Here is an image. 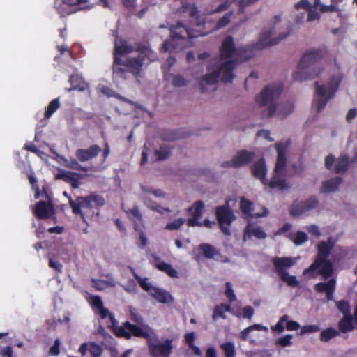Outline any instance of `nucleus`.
<instances>
[{"label":"nucleus","mask_w":357,"mask_h":357,"mask_svg":"<svg viewBox=\"0 0 357 357\" xmlns=\"http://www.w3.org/2000/svg\"><path fill=\"white\" fill-rule=\"evenodd\" d=\"M144 204L149 209L153 211H156L162 215L166 212H170V210L168 208H164L155 202L152 201L146 197L144 199Z\"/></svg>","instance_id":"38"},{"label":"nucleus","mask_w":357,"mask_h":357,"mask_svg":"<svg viewBox=\"0 0 357 357\" xmlns=\"http://www.w3.org/2000/svg\"><path fill=\"white\" fill-rule=\"evenodd\" d=\"M307 21L310 22L315 20H319L320 18V14L316 10H314L312 6H311L310 8L307 10Z\"/></svg>","instance_id":"61"},{"label":"nucleus","mask_w":357,"mask_h":357,"mask_svg":"<svg viewBox=\"0 0 357 357\" xmlns=\"http://www.w3.org/2000/svg\"><path fill=\"white\" fill-rule=\"evenodd\" d=\"M170 31L171 38L165 40L162 44V50L164 52H176V50L182 48L183 45H180L177 40L181 42L185 40L187 38H193L199 36L198 34L193 33L190 29L183 26L180 22H178L176 25L172 26Z\"/></svg>","instance_id":"7"},{"label":"nucleus","mask_w":357,"mask_h":357,"mask_svg":"<svg viewBox=\"0 0 357 357\" xmlns=\"http://www.w3.org/2000/svg\"><path fill=\"white\" fill-rule=\"evenodd\" d=\"M289 319V316L287 314H284L280 317V320L278 323L271 327L272 331H278L279 333H282L284 331V324Z\"/></svg>","instance_id":"52"},{"label":"nucleus","mask_w":357,"mask_h":357,"mask_svg":"<svg viewBox=\"0 0 357 357\" xmlns=\"http://www.w3.org/2000/svg\"><path fill=\"white\" fill-rule=\"evenodd\" d=\"M242 311L243 318L251 319L254 314V309L251 306L244 307Z\"/></svg>","instance_id":"62"},{"label":"nucleus","mask_w":357,"mask_h":357,"mask_svg":"<svg viewBox=\"0 0 357 357\" xmlns=\"http://www.w3.org/2000/svg\"><path fill=\"white\" fill-rule=\"evenodd\" d=\"M333 165H335L334 170L335 173L345 172L349 166V158L343 155L336 159L333 155L329 154L325 159V166L327 169L332 170Z\"/></svg>","instance_id":"12"},{"label":"nucleus","mask_w":357,"mask_h":357,"mask_svg":"<svg viewBox=\"0 0 357 357\" xmlns=\"http://www.w3.org/2000/svg\"><path fill=\"white\" fill-rule=\"evenodd\" d=\"M90 303L95 314H98L102 319L109 317L110 321L114 323V316L103 305L102 301L99 296H91Z\"/></svg>","instance_id":"14"},{"label":"nucleus","mask_w":357,"mask_h":357,"mask_svg":"<svg viewBox=\"0 0 357 357\" xmlns=\"http://www.w3.org/2000/svg\"><path fill=\"white\" fill-rule=\"evenodd\" d=\"M342 183V178L339 176L326 180L324 181L322 188L320 190L321 193H327L335 192L339 188Z\"/></svg>","instance_id":"30"},{"label":"nucleus","mask_w":357,"mask_h":357,"mask_svg":"<svg viewBox=\"0 0 357 357\" xmlns=\"http://www.w3.org/2000/svg\"><path fill=\"white\" fill-rule=\"evenodd\" d=\"M33 213L38 220H47L55 215L54 204L51 201H39L36 202Z\"/></svg>","instance_id":"13"},{"label":"nucleus","mask_w":357,"mask_h":357,"mask_svg":"<svg viewBox=\"0 0 357 357\" xmlns=\"http://www.w3.org/2000/svg\"><path fill=\"white\" fill-rule=\"evenodd\" d=\"M237 50L235 46L234 38L231 36H227L220 48V54L222 59H229L234 56Z\"/></svg>","instance_id":"20"},{"label":"nucleus","mask_w":357,"mask_h":357,"mask_svg":"<svg viewBox=\"0 0 357 357\" xmlns=\"http://www.w3.org/2000/svg\"><path fill=\"white\" fill-rule=\"evenodd\" d=\"M68 199L73 213L79 215L86 224H88L86 218H92L94 214L98 215L99 212H95V210L98 211L105 204L102 196L93 193L85 197L78 196L75 199L70 197Z\"/></svg>","instance_id":"5"},{"label":"nucleus","mask_w":357,"mask_h":357,"mask_svg":"<svg viewBox=\"0 0 357 357\" xmlns=\"http://www.w3.org/2000/svg\"><path fill=\"white\" fill-rule=\"evenodd\" d=\"M337 335H339V331L330 327L321 331L319 340L323 342H327Z\"/></svg>","instance_id":"36"},{"label":"nucleus","mask_w":357,"mask_h":357,"mask_svg":"<svg viewBox=\"0 0 357 357\" xmlns=\"http://www.w3.org/2000/svg\"><path fill=\"white\" fill-rule=\"evenodd\" d=\"M172 84L175 87L184 86L188 81L181 75H172Z\"/></svg>","instance_id":"51"},{"label":"nucleus","mask_w":357,"mask_h":357,"mask_svg":"<svg viewBox=\"0 0 357 357\" xmlns=\"http://www.w3.org/2000/svg\"><path fill=\"white\" fill-rule=\"evenodd\" d=\"M132 273L135 277V278L138 282L139 286L146 291H147L149 295L152 292V289H155V287L153 286L151 283L148 282V278H142L139 275H137L135 270L132 268Z\"/></svg>","instance_id":"39"},{"label":"nucleus","mask_w":357,"mask_h":357,"mask_svg":"<svg viewBox=\"0 0 357 357\" xmlns=\"http://www.w3.org/2000/svg\"><path fill=\"white\" fill-rule=\"evenodd\" d=\"M225 352V357H235L236 350L234 344L231 342H227L220 345Z\"/></svg>","instance_id":"48"},{"label":"nucleus","mask_w":357,"mask_h":357,"mask_svg":"<svg viewBox=\"0 0 357 357\" xmlns=\"http://www.w3.org/2000/svg\"><path fill=\"white\" fill-rule=\"evenodd\" d=\"M307 241V236L303 231H297L294 239V243L296 245H300Z\"/></svg>","instance_id":"57"},{"label":"nucleus","mask_w":357,"mask_h":357,"mask_svg":"<svg viewBox=\"0 0 357 357\" xmlns=\"http://www.w3.org/2000/svg\"><path fill=\"white\" fill-rule=\"evenodd\" d=\"M275 147L278 152V158L274 172L282 173L287 165L286 151L287 146L283 143H276Z\"/></svg>","instance_id":"19"},{"label":"nucleus","mask_w":357,"mask_h":357,"mask_svg":"<svg viewBox=\"0 0 357 357\" xmlns=\"http://www.w3.org/2000/svg\"><path fill=\"white\" fill-rule=\"evenodd\" d=\"M336 280L330 278L326 282H319L314 287L315 291L318 293H326L327 300L332 301L335 290Z\"/></svg>","instance_id":"18"},{"label":"nucleus","mask_w":357,"mask_h":357,"mask_svg":"<svg viewBox=\"0 0 357 357\" xmlns=\"http://www.w3.org/2000/svg\"><path fill=\"white\" fill-rule=\"evenodd\" d=\"M69 82L71 84V87L67 89L68 91L75 90L84 91L86 88V83L78 74L71 75L69 77Z\"/></svg>","instance_id":"29"},{"label":"nucleus","mask_w":357,"mask_h":357,"mask_svg":"<svg viewBox=\"0 0 357 357\" xmlns=\"http://www.w3.org/2000/svg\"><path fill=\"white\" fill-rule=\"evenodd\" d=\"M275 33V26L268 31H262L259 41L254 45L253 47L256 50H261L266 47L277 45L287 37L289 34V29L287 32L280 33L278 37L273 38Z\"/></svg>","instance_id":"10"},{"label":"nucleus","mask_w":357,"mask_h":357,"mask_svg":"<svg viewBox=\"0 0 357 357\" xmlns=\"http://www.w3.org/2000/svg\"><path fill=\"white\" fill-rule=\"evenodd\" d=\"M79 352L82 356H85L89 351L91 357H100L103 352L102 347L95 342H84L79 348Z\"/></svg>","instance_id":"21"},{"label":"nucleus","mask_w":357,"mask_h":357,"mask_svg":"<svg viewBox=\"0 0 357 357\" xmlns=\"http://www.w3.org/2000/svg\"><path fill=\"white\" fill-rule=\"evenodd\" d=\"M185 223L183 218H178L172 222L167 223L165 229L169 231L177 230Z\"/></svg>","instance_id":"53"},{"label":"nucleus","mask_w":357,"mask_h":357,"mask_svg":"<svg viewBox=\"0 0 357 357\" xmlns=\"http://www.w3.org/2000/svg\"><path fill=\"white\" fill-rule=\"evenodd\" d=\"M312 6L310 5L308 0H301L299 2L295 4V8L298 10L300 8H303L305 10H308Z\"/></svg>","instance_id":"64"},{"label":"nucleus","mask_w":357,"mask_h":357,"mask_svg":"<svg viewBox=\"0 0 357 357\" xmlns=\"http://www.w3.org/2000/svg\"><path fill=\"white\" fill-rule=\"evenodd\" d=\"M252 172L255 178H259L264 185H266L267 169L264 158H261L252 165Z\"/></svg>","instance_id":"24"},{"label":"nucleus","mask_w":357,"mask_h":357,"mask_svg":"<svg viewBox=\"0 0 357 357\" xmlns=\"http://www.w3.org/2000/svg\"><path fill=\"white\" fill-rule=\"evenodd\" d=\"M123 289L128 293H135L137 290V284L134 280L130 279L126 285H123Z\"/></svg>","instance_id":"60"},{"label":"nucleus","mask_w":357,"mask_h":357,"mask_svg":"<svg viewBox=\"0 0 357 357\" xmlns=\"http://www.w3.org/2000/svg\"><path fill=\"white\" fill-rule=\"evenodd\" d=\"M283 87L280 84H271L266 86L256 100L261 107L269 105L267 111L262 112V118L272 117L276 112V105L274 101L277 100L282 92Z\"/></svg>","instance_id":"6"},{"label":"nucleus","mask_w":357,"mask_h":357,"mask_svg":"<svg viewBox=\"0 0 357 357\" xmlns=\"http://www.w3.org/2000/svg\"><path fill=\"white\" fill-rule=\"evenodd\" d=\"M236 66V62L233 60H228L222 63L217 71L220 72V78L225 83L231 82L235 75L233 73Z\"/></svg>","instance_id":"15"},{"label":"nucleus","mask_w":357,"mask_h":357,"mask_svg":"<svg viewBox=\"0 0 357 357\" xmlns=\"http://www.w3.org/2000/svg\"><path fill=\"white\" fill-rule=\"evenodd\" d=\"M100 146L93 144L88 149H79L75 151V156L80 162H86L96 158L101 152Z\"/></svg>","instance_id":"17"},{"label":"nucleus","mask_w":357,"mask_h":357,"mask_svg":"<svg viewBox=\"0 0 357 357\" xmlns=\"http://www.w3.org/2000/svg\"><path fill=\"white\" fill-rule=\"evenodd\" d=\"M150 296L153 297L158 303H160L166 304L174 302V298L169 292L156 287L155 289H152V292Z\"/></svg>","instance_id":"27"},{"label":"nucleus","mask_w":357,"mask_h":357,"mask_svg":"<svg viewBox=\"0 0 357 357\" xmlns=\"http://www.w3.org/2000/svg\"><path fill=\"white\" fill-rule=\"evenodd\" d=\"M162 139L164 141H174L181 138V136L178 134V131L167 130H164L162 134Z\"/></svg>","instance_id":"47"},{"label":"nucleus","mask_w":357,"mask_h":357,"mask_svg":"<svg viewBox=\"0 0 357 357\" xmlns=\"http://www.w3.org/2000/svg\"><path fill=\"white\" fill-rule=\"evenodd\" d=\"M233 14L234 13L232 11H229L225 13L221 18H220L215 25L216 29L224 28L228 25L231 21V18Z\"/></svg>","instance_id":"49"},{"label":"nucleus","mask_w":357,"mask_h":357,"mask_svg":"<svg viewBox=\"0 0 357 357\" xmlns=\"http://www.w3.org/2000/svg\"><path fill=\"white\" fill-rule=\"evenodd\" d=\"M151 52L148 46L141 43L132 45L123 39L120 40L119 43L116 42L113 53V76L126 79L127 74L130 73L135 78L139 77L144 62Z\"/></svg>","instance_id":"1"},{"label":"nucleus","mask_w":357,"mask_h":357,"mask_svg":"<svg viewBox=\"0 0 357 357\" xmlns=\"http://www.w3.org/2000/svg\"><path fill=\"white\" fill-rule=\"evenodd\" d=\"M78 160H77V158H70V160H66L65 162V167L73 170L87 172V168L82 166L79 163Z\"/></svg>","instance_id":"44"},{"label":"nucleus","mask_w":357,"mask_h":357,"mask_svg":"<svg viewBox=\"0 0 357 357\" xmlns=\"http://www.w3.org/2000/svg\"><path fill=\"white\" fill-rule=\"evenodd\" d=\"M240 204H241V205H240L241 210L242 213H243L244 214L251 215V216L255 217V218H259V217L266 216L268 213V210L266 208H263L264 212L262 213L252 214L253 204L252 202H250V200L247 199L245 197H243L241 199Z\"/></svg>","instance_id":"28"},{"label":"nucleus","mask_w":357,"mask_h":357,"mask_svg":"<svg viewBox=\"0 0 357 357\" xmlns=\"http://www.w3.org/2000/svg\"><path fill=\"white\" fill-rule=\"evenodd\" d=\"M334 243L331 240L321 241L317 245V255L313 263L303 271V275L315 278L318 275L324 279L330 278L334 271L333 263L328 259Z\"/></svg>","instance_id":"3"},{"label":"nucleus","mask_w":357,"mask_h":357,"mask_svg":"<svg viewBox=\"0 0 357 357\" xmlns=\"http://www.w3.org/2000/svg\"><path fill=\"white\" fill-rule=\"evenodd\" d=\"M202 79L206 84H215L218 83L220 79V72L217 71V70H213V72L206 73L203 77Z\"/></svg>","instance_id":"45"},{"label":"nucleus","mask_w":357,"mask_h":357,"mask_svg":"<svg viewBox=\"0 0 357 357\" xmlns=\"http://www.w3.org/2000/svg\"><path fill=\"white\" fill-rule=\"evenodd\" d=\"M226 290H225V296L229 300L230 303H232L236 300V294L232 288L231 283L230 282H227L225 284Z\"/></svg>","instance_id":"54"},{"label":"nucleus","mask_w":357,"mask_h":357,"mask_svg":"<svg viewBox=\"0 0 357 357\" xmlns=\"http://www.w3.org/2000/svg\"><path fill=\"white\" fill-rule=\"evenodd\" d=\"M204 209V204L202 201L199 200L195 202L193 205L188 208V212L192 215V218H188V225L190 227L202 226V224L199 221L202 217L203 211Z\"/></svg>","instance_id":"16"},{"label":"nucleus","mask_w":357,"mask_h":357,"mask_svg":"<svg viewBox=\"0 0 357 357\" xmlns=\"http://www.w3.org/2000/svg\"><path fill=\"white\" fill-rule=\"evenodd\" d=\"M92 286L98 291H102L104 289L110 287H114V284L112 282L99 279L91 280Z\"/></svg>","instance_id":"43"},{"label":"nucleus","mask_w":357,"mask_h":357,"mask_svg":"<svg viewBox=\"0 0 357 357\" xmlns=\"http://www.w3.org/2000/svg\"><path fill=\"white\" fill-rule=\"evenodd\" d=\"M266 185H267L271 189H278L280 190H284L290 187L282 176V173L275 172L271 180L269 181L267 180V183Z\"/></svg>","instance_id":"25"},{"label":"nucleus","mask_w":357,"mask_h":357,"mask_svg":"<svg viewBox=\"0 0 357 357\" xmlns=\"http://www.w3.org/2000/svg\"><path fill=\"white\" fill-rule=\"evenodd\" d=\"M255 153L247 150L238 151L234 157V165L235 168L243 167L250 164L254 159Z\"/></svg>","instance_id":"23"},{"label":"nucleus","mask_w":357,"mask_h":357,"mask_svg":"<svg viewBox=\"0 0 357 357\" xmlns=\"http://www.w3.org/2000/svg\"><path fill=\"white\" fill-rule=\"evenodd\" d=\"M56 178L70 183L73 188H77L80 184L79 174L75 172L61 170L56 174Z\"/></svg>","instance_id":"26"},{"label":"nucleus","mask_w":357,"mask_h":357,"mask_svg":"<svg viewBox=\"0 0 357 357\" xmlns=\"http://www.w3.org/2000/svg\"><path fill=\"white\" fill-rule=\"evenodd\" d=\"M320 331V327L319 325L313 324V325H305L301 327L300 335H303L305 333H315Z\"/></svg>","instance_id":"56"},{"label":"nucleus","mask_w":357,"mask_h":357,"mask_svg":"<svg viewBox=\"0 0 357 357\" xmlns=\"http://www.w3.org/2000/svg\"><path fill=\"white\" fill-rule=\"evenodd\" d=\"M198 250L207 259H213L215 255H220L218 250L213 246L208 243H202L199 245Z\"/></svg>","instance_id":"34"},{"label":"nucleus","mask_w":357,"mask_h":357,"mask_svg":"<svg viewBox=\"0 0 357 357\" xmlns=\"http://www.w3.org/2000/svg\"><path fill=\"white\" fill-rule=\"evenodd\" d=\"M59 98L53 99L47 107L45 113L44 118L45 119H50L52 115L60 107Z\"/></svg>","instance_id":"40"},{"label":"nucleus","mask_w":357,"mask_h":357,"mask_svg":"<svg viewBox=\"0 0 357 357\" xmlns=\"http://www.w3.org/2000/svg\"><path fill=\"white\" fill-rule=\"evenodd\" d=\"M273 264L274 265L275 272L279 276L287 273V270L294 265V261L291 257H276L273 259Z\"/></svg>","instance_id":"22"},{"label":"nucleus","mask_w":357,"mask_h":357,"mask_svg":"<svg viewBox=\"0 0 357 357\" xmlns=\"http://www.w3.org/2000/svg\"><path fill=\"white\" fill-rule=\"evenodd\" d=\"M156 268L169 276L173 278H178L179 277L178 271L174 269L172 266L166 262H160L156 265Z\"/></svg>","instance_id":"35"},{"label":"nucleus","mask_w":357,"mask_h":357,"mask_svg":"<svg viewBox=\"0 0 357 357\" xmlns=\"http://www.w3.org/2000/svg\"><path fill=\"white\" fill-rule=\"evenodd\" d=\"M335 305L338 310L342 313L343 316L352 315L351 312V305L349 301L346 300H340L336 301Z\"/></svg>","instance_id":"41"},{"label":"nucleus","mask_w":357,"mask_h":357,"mask_svg":"<svg viewBox=\"0 0 357 357\" xmlns=\"http://www.w3.org/2000/svg\"><path fill=\"white\" fill-rule=\"evenodd\" d=\"M254 330H257V331H268V328L266 327V326H264L259 324H255L253 325H251L248 327H247L246 328L243 329L241 333H240V338L241 340H242L243 341H245L248 340V335L250 334V333Z\"/></svg>","instance_id":"37"},{"label":"nucleus","mask_w":357,"mask_h":357,"mask_svg":"<svg viewBox=\"0 0 357 357\" xmlns=\"http://www.w3.org/2000/svg\"><path fill=\"white\" fill-rule=\"evenodd\" d=\"M279 277L282 281L286 282L289 287H294L299 284V282L297 280L296 277L295 275H290L288 272L279 275Z\"/></svg>","instance_id":"46"},{"label":"nucleus","mask_w":357,"mask_h":357,"mask_svg":"<svg viewBox=\"0 0 357 357\" xmlns=\"http://www.w3.org/2000/svg\"><path fill=\"white\" fill-rule=\"evenodd\" d=\"M286 322V328L288 331H296L301 327L300 324L296 321L287 320Z\"/></svg>","instance_id":"63"},{"label":"nucleus","mask_w":357,"mask_h":357,"mask_svg":"<svg viewBox=\"0 0 357 357\" xmlns=\"http://www.w3.org/2000/svg\"><path fill=\"white\" fill-rule=\"evenodd\" d=\"M231 312V307L229 304L220 303V305H216L213 309L212 315L213 320L216 321L219 318L225 319L227 318L225 313Z\"/></svg>","instance_id":"32"},{"label":"nucleus","mask_w":357,"mask_h":357,"mask_svg":"<svg viewBox=\"0 0 357 357\" xmlns=\"http://www.w3.org/2000/svg\"><path fill=\"white\" fill-rule=\"evenodd\" d=\"M215 215L221 231L225 235L229 236L231 232L229 227L235 220L236 216L230 208L228 202L222 206H217Z\"/></svg>","instance_id":"8"},{"label":"nucleus","mask_w":357,"mask_h":357,"mask_svg":"<svg viewBox=\"0 0 357 357\" xmlns=\"http://www.w3.org/2000/svg\"><path fill=\"white\" fill-rule=\"evenodd\" d=\"M354 328L353 315L343 316L338 322V329L341 333L351 331Z\"/></svg>","instance_id":"31"},{"label":"nucleus","mask_w":357,"mask_h":357,"mask_svg":"<svg viewBox=\"0 0 357 357\" xmlns=\"http://www.w3.org/2000/svg\"><path fill=\"white\" fill-rule=\"evenodd\" d=\"M125 211L130 220L134 221V219H136L139 222L142 221V215L137 206H134L132 208Z\"/></svg>","instance_id":"50"},{"label":"nucleus","mask_w":357,"mask_h":357,"mask_svg":"<svg viewBox=\"0 0 357 357\" xmlns=\"http://www.w3.org/2000/svg\"><path fill=\"white\" fill-rule=\"evenodd\" d=\"M293 338V335L288 334L284 335V337H280L277 340L276 344H279L282 347H286L291 346L292 344L291 339Z\"/></svg>","instance_id":"55"},{"label":"nucleus","mask_w":357,"mask_h":357,"mask_svg":"<svg viewBox=\"0 0 357 357\" xmlns=\"http://www.w3.org/2000/svg\"><path fill=\"white\" fill-rule=\"evenodd\" d=\"M326 54L325 47L312 48L305 52L300 60L298 70L293 74L294 79L303 82L316 78L321 71L317 63Z\"/></svg>","instance_id":"4"},{"label":"nucleus","mask_w":357,"mask_h":357,"mask_svg":"<svg viewBox=\"0 0 357 357\" xmlns=\"http://www.w3.org/2000/svg\"><path fill=\"white\" fill-rule=\"evenodd\" d=\"M319 200L315 197H311L305 201L295 202L289 208V213L292 216H299L303 213L316 208L319 206Z\"/></svg>","instance_id":"11"},{"label":"nucleus","mask_w":357,"mask_h":357,"mask_svg":"<svg viewBox=\"0 0 357 357\" xmlns=\"http://www.w3.org/2000/svg\"><path fill=\"white\" fill-rule=\"evenodd\" d=\"M60 344L59 339H56L54 344L50 348L49 354L50 356H58L60 354Z\"/></svg>","instance_id":"59"},{"label":"nucleus","mask_w":357,"mask_h":357,"mask_svg":"<svg viewBox=\"0 0 357 357\" xmlns=\"http://www.w3.org/2000/svg\"><path fill=\"white\" fill-rule=\"evenodd\" d=\"M234 1L235 0H225L224 2L218 5L212 13H218L227 10Z\"/></svg>","instance_id":"58"},{"label":"nucleus","mask_w":357,"mask_h":357,"mask_svg":"<svg viewBox=\"0 0 357 357\" xmlns=\"http://www.w3.org/2000/svg\"><path fill=\"white\" fill-rule=\"evenodd\" d=\"M316 86V93L317 96H320L319 98L315 101V105L317 111L321 112L326 105L329 99L333 98L337 91L339 84L333 82H330L327 86L319 85L318 82L314 83Z\"/></svg>","instance_id":"9"},{"label":"nucleus","mask_w":357,"mask_h":357,"mask_svg":"<svg viewBox=\"0 0 357 357\" xmlns=\"http://www.w3.org/2000/svg\"><path fill=\"white\" fill-rule=\"evenodd\" d=\"M117 337L130 339L132 336L146 340L148 351L152 357H170L173 350V341L166 339L161 342L158 336L147 325L143 327L126 321L115 330Z\"/></svg>","instance_id":"2"},{"label":"nucleus","mask_w":357,"mask_h":357,"mask_svg":"<svg viewBox=\"0 0 357 357\" xmlns=\"http://www.w3.org/2000/svg\"><path fill=\"white\" fill-rule=\"evenodd\" d=\"M157 157V160H165L171 155V149L167 146H162L159 149L154 152Z\"/></svg>","instance_id":"42"},{"label":"nucleus","mask_w":357,"mask_h":357,"mask_svg":"<svg viewBox=\"0 0 357 357\" xmlns=\"http://www.w3.org/2000/svg\"><path fill=\"white\" fill-rule=\"evenodd\" d=\"M248 237L255 236L258 239H264L266 238V234L262 228L259 227H252L248 225L245 229V236Z\"/></svg>","instance_id":"33"}]
</instances>
